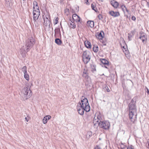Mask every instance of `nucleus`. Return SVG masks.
<instances>
[{
	"mask_svg": "<svg viewBox=\"0 0 149 149\" xmlns=\"http://www.w3.org/2000/svg\"><path fill=\"white\" fill-rule=\"evenodd\" d=\"M81 103L79 102L77 106V111L79 114L82 115L84 114V111L88 112L90 110V107L89 105L88 100L84 96L81 98Z\"/></svg>",
	"mask_w": 149,
	"mask_h": 149,
	"instance_id": "nucleus-1",
	"label": "nucleus"
},
{
	"mask_svg": "<svg viewBox=\"0 0 149 149\" xmlns=\"http://www.w3.org/2000/svg\"><path fill=\"white\" fill-rule=\"evenodd\" d=\"M35 43V40L32 37H31L26 40L25 46H23L20 49V53L23 57L25 56L26 54Z\"/></svg>",
	"mask_w": 149,
	"mask_h": 149,
	"instance_id": "nucleus-2",
	"label": "nucleus"
},
{
	"mask_svg": "<svg viewBox=\"0 0 149 149\" xmlns=\"http://www.w3.org/2000/svg\"><path fill=\"white\" fill-rule=\"evenodd\" d=\"M33 15L34 23L36 26H38V25H36V24L37 23L36 20L38 19L39 16L40 15V11L37 3L36 1H34L33 2Z\"/></svg>",
	"mask_w": 149,
	"mask_h": 149,
	"instance_id": "nucleus-3",
	"label": "nucleus"
},
{
	"mask_svg": "<svg viewBox=\"0 0 149 149\" xmlns=\"http://www.w3.org/2000/svg\"><path fill=\"white\" fill-rule=\"evenodd\" d=\"M32 95L31 91L28 87H24L22 90L21 95L24 100H26L29 98Z\"/></svg>",
	"mask_w": 149,
	"mask_h": 149,
	"instance_id": "nucleus-4",
	"label": "nucleus"
},
{
	"mask_svg": "<svg viewBox=\"0 0 149 149\" xmlns=\"http://www.w3.org/2000/svg\"><path fill=\"white\" fill-rule=\"evenodd\" d=\"M83 60L85 63H87L90 61L91 58V54L88 51H85L83 52L82 55Z\"/></svg>",
	"mask_w": 149,
	"mask_h": 149,
	"instance_id": "nucleus-5",
	"label": "nucleus"
},
{
	"mask_svg": "<svg viewBox=\"0 0 149 149\" xmlns=\"http://www.w3.org/2000/svg\"><path fill=\"white\" fill-rule=\"evenodd\" d=\"M102 117L101 114L100 113H97L95 114L94 118L93 123L95 126H97V125L100 121L102 120Z\"/></svg>",
	"mask_w": 149,
	"mask_h": 149,
	"instance_id": "nucleus-6",
	"label": "nucleus"
},
{
	"mask_svg": "<svg viewBox=\"0 0 149 149\" xmlns=\"http://www.w3.org/2000/svg\"><path fill=\"white\" fill-rule=\"evenodd\" d=\"M100 121L98 123L97 126L99 125L100 127L105 130H107L109 128L110 124L109 122L106 121Z\"/></svg>",
	"mask_w": 149,
	"mask_h": 149,
	"instance_id": "nucleus-7",
	"label": "nucleus"
},
{
	"mask_svg": "<svg viewBox=\"0 0 149 149\" xmlns=\"http://www.w3.org/2000/svg\"><path fill=\"white\" fill-rule=\"evenodd\" d=\"M130 119L131 122L134 123L136 120L137 112H129Z\"/></svg>",
	"mask_w": 149,
	"mask_h": 149,
	"instance_id": "nucleus-8",
	"label": "nucleus"
},
{
	"mask_svg": "<svg viewBox=\"0 0 149 149\" xmlns=\"http://www.w3.org/2000/svg\"><path fill=\"white\" fill-rule=\"evenodd\" d=\"M50 15L47 13L45 16V17H44V26L46 27H50Z\"/></svg>",
	"mask_w": 149,
	"mask_h": 149,
	"instance_id": "nucleus-9",
	"label": "nucleus"
},
{
	"mask_svg": "<svg viewBox=\"0 0 149 149\" xmlns=\"http://www.w3.org/2000/svg\"><path fill=\"white\" fill-rule=\"evenodd\" d=\"M128 108L129 112H136V107L134 104L132 103H130L129 105Z\"/></svg>",
	"mask_w": 149,
	"mask_h": 149,
	"instance_id": "nucleus-10",
	"label": "nucleus"
},
{
	"mask_svg": "<svg viewBox=\"0 0 149 149\" xmlns=\"http://www.w3.org/2000/svg\"><path fill=\"white\" fill-rule=\"evenodd\" d=\"M140 36L139 38L141 39L143 43H146L147 41V37L145 34L143 32H141L140 33Z\"/></svg>",
	"mask_w": 149,
	"mask_h": 149,
	"instance_id": "nucleus-11",
	"label": "nucleus"
},
{
	"mask_svg": "<svg viewBox=\"0 0 149 149\" xmlns=\"http://www.w3.org/2000/svg\"><path fill=\"white\" fill-rule=\"evenodd\" d=\"M84 70L85 71L83 72V77L85 78V80L88 81H89L90 80V78L86 72V71H85V69H84Z\"/></svg>",
	"mask_w": 149,
	"mask_h": 149,
	"instance_id": "nucleus-12",
	"label": "nucleus"
},
{
	"mask_svg": "<svg viewBox=\"0 0 149 149\" xmlns=\"http://www.w3.org/2000/svg\"><path fill=\"white\" fill-rule=\"evenodd\" d=\"M72 19L74 21H75L76 22H79L80 18L77 14H74L72 15V19Z\"/></svg>",
	"mask_w": 149,
	"mask_h": 149,
	"instance_id": "nucleus-13",
	"label": "nucleus"
},
{
	"mask_svg": "<svg viewBox=\"0 0 149 149\" xmlns=\"http://www.w3.org/2000/svg\"><path fill=\"white\" fill-rule=\"evenodd\" d=\"M109 14L113 17H118L120 15L119 12H114L112 11H109Z\"/></svg>",
	"mask_w": 149,
	"mask_h": 149,
	"instance_id": "nucleus-14",
	"label": "nucleus"
},
{
	"mask_svg": "<svg viewBox=\"0 0 149 149\" xmlns=\"http://www.w3.org/2000/svg\"><path fill=\"white\" fill-rule=\"evenodd\" d=\"M51 118V116L49 115H47L45 116L42 120L43 123L44 124H46L47 123V120L50 119Z\"/></svg>",
	"mask_w": 149,
	"mask_h": 149,
	"instance_id": "nucleus-15",
	"label": "nucleus"
},
{
	"mask_svg": "<svg viewBox=\"0 0 149 149\" xmlns=\"http://www.w3.org/2000/svg\"><path fill=\"white\" fill-rule=\"evenodd\" d=\"M111 5L115 8H117L118 6V2L114 0H113L111 2Z\"/></svg>",
	"mask_w": 149,
	"mask_h": 149,
	"instance_id": "nucleus-16",
	"label": "nucleus"
},
{
	"mask_svg": "<svg viewBox=\"0 0 149 149\" xmlns=\"http://www.w3.org/2000/svg\"><path fill=\"white\" fill-rule=\"evenodd\" d=\"M104 36V33L103 31H101L96 36V37L100 39H102Z\"/></svg>",
	"mask_w": 149,
	"mask_h": 149,
	"instance_id": "nucleus-17",
	"label": "nucleus"
},
{
	"mask_svg": "<svg viewBox=\"0 0 149 149\" xmlns=\"http://www.w3.org/2000/svg\"><path fill=\"white\" fill-rule=\"evenodd\" d=\"M70 24H69V25L70 28H74L76 27V25L74 23V21H73L72 19H70Z\"/></svg>",
	"mask_w": 149,
	"mask_h": 149,
	"instance_id": "nucleus-18",
	"label": "nucleus"
},
{
	"mask_svg": "<svg viewBox=\"0 0 149 149\" xmlns=\"http://www.w3.org/2000/svg\"><path fill=\"white\" fill-rule=\"evenodd\" d=\"M84 44L86 47L87 48H91V45L90 42L87 41H85Z\"/></svg>",
	"mask_w": 149,
	"mask_h": 149,
	"instance_id": "nucleus-19",
	"label": "nucleus"
},
{
	"mask_svg": "<svg viewBox=\"0 0 149 149\" xmlns=\"http://www.w3.org/2000/svg\"><path fill=\"white\" fill-rule=\"evenodd\" d=\"M101 62L104 65H108L109 63L108 61L104 59H102L100 60Z\"/></svg>",
	"mask_w": 149,
	"mask_h": 149,
	"instance_id": "nucleus-20",
	"label": "nucleus"
},
{
	"mask_svg": "<svg viewBox=\"0 0 149 149\" xmlns=\"http://www.w3.org/2000/svg\"><path fill=\"white\" fill-rule=\"evenodd\" d=\"M87 23L89 24V26L91 28H93L94 26V22L93 21H88L87 22Z\"/></svg>",
	"mask_w": 149,
	"mask_h": 149,
	"instance_id": "nucleus-21",
	"label": "nucleus"
},
{
	"mask_svg": "<svg viewBox=\"0 0 149 149\" xmlns=\"http://www.w3.org/2000/svg\"><path fill=\"white\" fill-rule=\"evenodd\" d=\"M93 50L95 52H97L98 51V47L97 45H94L93 47Z\"/></svg>",
	"mask_w": 149,
	"mask_h": 149,
	"instance_id": "nucleus-22",
	"label": "nucleus"
},
{
	"mask_svg": "<svg viewBox=\"0 0 149 149\" xmlns=\"http://www.w3.org/2000/svg\"><path fill=\"white\" fill-rule=\"evenodd\" d=\"M55 42L58 45H60L61 43V40L59 38H56L55 40Z\"/></svg>",
	"mask_w": 149,
	"mask_h": 149,
	"instance_id": "nucleus-23",
	"label": "nucleus"
},
{
	"mask_svg": "<svg viewBox=\"0 0 149 149\" xmlns=\"http://www.w3.org/2000/svg\"><path fill=\"white\" fill-rule=\"evenodd\" d=\"M121 8L122 9L123 11L125 12V11H126L127 12H128V10L127 9L125 6L124 5H122L121 6Z\"/></svg>",
	"mask_w": 149,
	"mask_h": 149,
	"instance_id": "nucleus-24",
	"label": "nucleus"
},
{
	"mask_svg": "<svg viewBox=\"0 0 149 149\" xmlns=\"http://www.w3.org/2000/svg\"><path fill=\"white\" fill-rule=\"evenodd\" d=\"M22 71L23 72L24 74L26 73L27 72V68L26 66H24L22 68Z\"/></svg>",
	"mask_w": 149,
	"mask_h": 149,
	"instance_id": "nucleus-25",
	"label": "nucleus"
},
{
	"mask_svg": "<svg viewBox=\"0 0 149 149\" xmlns=\"http://www.w3.org/2000/svg\"><path fill=\"white\" fill-rule=\"evenodd\" d=\"M24 78L27 81L29 80V75L27 73L24 74Z\"/></svg>",
	"mask_w": 149,
	"mask_h": 149,
	"instance_id": "nucleus-26",
	"label": "nucleus"
},
{
	"mask_svg": "<svg viewBox=\"0 0 149 149\" xmlns=\"http://www.w3.org/2000/svg\"><path fill=\"white\" fill-rule=\"evenodd\" d=\"M54 31L55 34H58L60 33V29L59 28H57L55 29Z\"/></svg>",
	"mask_w": 149,
	"mask_h": 149,
	"instance_id": "nucleus-27",
	"label": "nucleus"
},
{
	"mask_svg": "<svg viewBox=\"0 0 149 149\" xmlns=\"http://www.w3.org/2000/svg\"><path fill=\"white\" fill-rule=\"evenodd\" d=\"M91 7L93 10L96 11V8H95V6L94 4L92 3L91 4Z\"/></svg>",
	"mask_w": 149,
	"mask_h": 149,
	"instance_id": "nucleus-28",
	"label": "nucleus"
},
{
	"mask_svg": "<svg viewBox=\"0 0 149 149\" xmlns=\"http://www.w3.org/2000/svg\"><path fill=\"white\" fill-rule=\"evenodd\" d=\"M10 2L11 0H6V3L7 5H9Z\"/></svg>",
	"mask_w": 149,
	"mask_h": 149,
	"instance_id": "nucleus-29",
	"label": "nucleus"
},
{
	"mask_svg": "<svg viewBox=\"0 0 149 149\" xmlns=\"http://www.w3.org/2000/svg\"><path fill=\"white\" fill-rule=\"evenodd\" d=\"M98 18L99 19L101 20L102 18V16L101 15L99 14L98 16Z\"/></svg>",
	"mask_w": 149,
	"mask_h": 149,
	"instance_id": "nucleus-30",
	"label": "nucleus"
},
{
	"mask_svg": "<svg viewBox=\"0 0 149 149\" xmlns=\"http://www.w3.org/2000/svg\"><path fill=\"white\" fill-rule=\"evenodd\" d=\"M58 17H56L55 18V21L56 22L55 24H57L58 23Z\"/></svg>",
	"mask_w": 149,
	"mask_h": 149,
	"instance_id": "nucleus-31",
	"label": "nucleus"
},
{
	"mask_svg": "<svg viewBox=\"0 0 149 149\" xmlns=\"http://www.w3.org/2000/svg\"><path fill=\"white\" fill-rule=\"evenodd\" d=\"M105 88L106 89V91L107 92H109L110 91L109 88H108L107 86H106L105 87Z\"/></svg>",
	"mask_w": 149,
	"mask_h": 149,
	"instance_id": "nucleus-32",
	"label": "nucleus"
},
{
	"mask_svg": "<svg viewBox=\"0 0 149 149\" xmlns=\"http://www.w3.org/2000/svg\"><path fill=\"white\" fill-rule=\"evenodd\" d=\"M131 19L133 21H135L136 19V17L134 16H132Z\"/></svg>",
	"mask_w": 149,
	"mask_h": 149,
	"instance_id": "nucleus-33",
	"label": "nucleus"
},
{
	"mask_svg": "<svg viewBox=\"0 0 149 149\" xmlns=\"http://www.w3.org/2000/svg\"><path fill=\"white\" fill-rule=\"evenodd\" d=\"M94 149H101V148L100 147L97 146Z\"/></svg>",
	"mask_w": 149,
	"mask_h": 149,
	"instance_id": "nucleus-34",
	"label": "nucleus"
},
{
	"mask_svg": "<svg viewBox=\"0 0 149 149\" xmlns=\"http://www.w3.org/2000/svg\"><path fill=\"white\" fill-rule=\"evenodd\" d=\"M127 149H134V148H133L132 146H129L127 148Z\"/></svg>",
	"mask_w": 149,
	"mask_h": 149,
	"instance_id": "nucleus-35",
	"label": "nucleus"
},
{
	"mask_svg": "<svg viewBox=\"0 0 149 149\" xmlns=\"http://www.w3.org/2000/svg\"><path fill=\"white\" fill-rule=\"evenodd\" d=\"M88 0H85V3L86 4H88Z\"/></svg>",
	"mask_w": 149,
	"mask_h": 149,
	"instance_id": "nucleus-36",
	"label": "nucleus"
},
{
	"mask_svg": "<svg viewBox=\"0 0 149 149\" xmlns=\"http://www.w3.org/2000/svg\"><path fill=\"white\" fill-rule=\"evenodd\" d=\"M131 37H132V36H130L129 35L128 36V38L129 39V40H130V39L131 38Z\"/></svg>",
	"mask_w": 149,
	"mask_h": 149,
	"instance_id": "nucleus-37",
	"label": "nucleus"
},
{
	"mask_svg": "<svg viewBox=\"0 0 149 149\" xmlns=\"http://www.w3.org/2000/svg\"><path fill=\"white\" fill-rule=\"evenodd\" d=\"M25 119L26 120L27 122H28V120H29V119H28L27 118H26V117H25Z\"/></svg>",
	"mask_w": 149,
	"mask_h": 149,
	"instance_id": "nucleus-38",
	"label": "nucleus"
},
{
	"mask_svg": "<svg viewBox=\"0 0 149 149\" xmlns=\"http://www.w3.org/2000/svg\"><path fill=\"white\" fill-rule=\"evenodd\" d=\"M148 148H149V143H148Z\"/></svg>",
	"mask_w": 149,
	"mask_h": 149,
	"instance_id": "nucleus-39",
	"label": "nucleus"
},
{
	"mask_svg": "<svg viewBox=\"0 0 149 149\" xmlns=\"http://www.w3.org/2000/svg\"><path fill=\"white\" fill-rule=\"evenodd\" d=\"M105 67L106 68H107V66H105Z\"/></svg>",
	"mask_w": 149,
	"mask_h": 149,
	"instance_id": "nucleus-40",
	"label": "nucleus"
},
{
	"mask_svg": "<svg viewBox=\"0 0 149 149\" xmlns=\"http://www.w3.org/2000/svg\"><path fill=\"white\" fill-rule=\"evenodd\" d=\"M23 1H25L26 0H23Z\"/></svg>",
	"mask_w": 149,
	"mask_h": 149,
	"instance_id": "nucleus-41",
	"label": "nucleus"
},
{
	"mask_svg": "<svg viewBox=\"0 0 149 149\" xmlns=\"http://www.w3.org/2000/svg\"><path fill=\"white\" fill-rule=\"evenodd\" d=\"M95 71L96 70L95 69V70H94Z\"/></svg>",
	"mask_w": 149,
	"mask_h": 149,
	"instance_id": "nucleus-42",
	"label": "nucleus"
}]
</instances>
